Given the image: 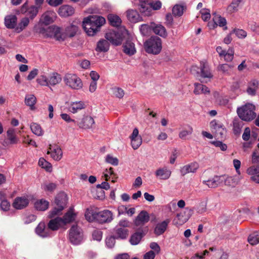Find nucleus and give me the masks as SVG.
<instances>
[{"label": "nucleus", "mask_w": 259, "mask_h": 259, "mask_svg": "<svg viewBox=\"0 0 259 259\" xmlns=\"http://www.w3.org/2000/svg\"><path fill=\"white\" fill-rule=\"evenodd\" d=\"M139 10L140 12L145 16H150L151 14V9L149 3H147L139 4Z\"/></svg>", "instance_id": "obj_41"}, {"label": "nucleus", "mask_w": 259, "mask_h": 259, "mask_svg": "<svg viewBox=\"0 0 259 259\" xmlns=\"http://www.w3.org/2000/svg\"><path fill=\"white\" fill-rule=\"evenodd\" d=\"M37 82L41 85L43 86H49L48 78L44 76H40L37 79Z\"/></svg>", "instance_id": "obj_57"}, {"label": "nucleus", "mask_w": 259, "mask_h": 259, "mask_svg": "<svg viewBox=\"0 0 259 259\" xmlns=\"http://www.w3.org/2000/svg\"><path fill=\"white\" fill-rule=\"evenodd\" d=\"M114 231L116 239H125L128 235V230L126 228L116 227Z\"/></svg>", "instance_id": "obj_28"}, {"label": "nucleus", "mask_w": 259, "mask_h": 259, "mask_svg": "<svg viewBox=\"0 0 259 259\" xmlns=\"http://www.w3.org/2000/svg\"><path fill=\"white\" fill-rule=\"evenodd\" d=\"M234 67L233 64H221L218 66L217 70L224 75H229Z\"/></svg>", "instance_id": "obj_31"}, {"label": "nucleus", "mask_w": 259, "mask_h": 259, "mask_svg": "<svg viewBox=\"0 0 259 259\" xmlns=\"http://www.w3.org/2000/svg\"><path fill=\"white\" fill-rule=\"evenodd\" d=\"M201 18L204 21H207L210 18V11L208 9H203L200 11Z\"/></svg>", "instance_id": "obj_64"}, {"label": "nucleus", "mask_w": 259, "mask_h": 259, "mask_svg": "<svg viewBox=\"0 0 259 259\" xmlns=\"http://www.w3.org/2000/svg\"><path fill=\"white\" fill-rule=\"evenodd\" d=\"M47 154H51V157L56 161H59L62 157L63 152L61 148L58 146L52 147L50 146Z\"/></svg>", "instance_id": "obj_16"}, {"label": "nucleus", "mask_w": 259, "mask_h": 259, "mask_svg": "<svg viewBox=\"0 0 259 259\" xmlns=\"http://www.w3.org/2000/svg\"><path fill=\"white\" fill-rule=\"evenodd\" d=\"M17 18L14 15L7 16L5 19V24L8 28H15L17 24Z\"/></svg>", "instance_id": "obj_30"}, {"label": "nucleus", "mask_w": 259, "mask_h": 259, "mask_svg": "<svg viewBox=\"0 0 259 259\" xmlns=\"http://www.w3.org/2000/svg\"><path fill=\"white\" fill-rule=\"evenodd\" d=\"M67 202V195L64 192L59 193L56 196L54 201L56 206L49 212L48 217L53 218L57 215L61 214L62 210L66 207Z\"/></svg>", "instance_id": "obj_3"}, {"label": "nucleus", "mask_w": 259, "mask_h": 259, "mask_svg": "<svg viewBox=\"0 0 259 259\" xmlns=\"http://www.w3.org/2000/svg\"><path fill=\"white\" fill-rule=\"evenodd\" d=\"M7 135L10 144H16L18 143L19 139L16 136L15 131L14 129H9L7 131Z\"/></svg>", "instance_id": "obj_37"}, {"label": "nucleus", "mask_w": 259, "mask_h": 259, "mask_svg": "<svg viewBox=\"0 0 259 259\" xmlns=\"http://www.w3.org/2000/svg\"><path fill=\"white\" fill-rule=\"evenodd\" d=\"M199 80L201 82L207 83L212 78L213 75L211 72L208 65L206 64H201V72Z\"/></svg>", "instance_id": "obj_10"}, {"label": "nucleus", "mask_w": 259, "mask_h": 259, "mask_svg": "<svg viewBox=\"0 0 259 259\" xmlns=\"http://www.w3.org/2000/svg\"><path fill=\"white\" fill-rule=\"evenodd\" d=\"M56 18V14L53 11H47L41 16L40 22L45 25H48L54 22Z\"/></svg>", "instance_id": "obj_12"}, {"label": "nucleus", "mask_w": 259, "mask_h": 259, "mask_svg": "<svg viewBox=\"0 0 259 259\" xmlns=\"http://www.w3.org/2000/svg\"><path fill=\"white\" fill-rule=\"evenodd\" d=\"M112 90L113 94L118 98H122L124 95L123 90L121 88H114Z\"/></svg>", "instance_id": "obj_63"}, {"label": "nucleus", "mask_w": 259, "mask_h": 259, "mask_svg": "<svg viewBox=\"0 0 259 259\" xmlns=\"http://www.w3.org/2000/svg\"><path fill=\"white\" fill-rule=\"evenodd\" d=\"M105 161L115 166H116L118 164V159L116 157H113L110 154H108L106 156Z\"/></svg>", "instance_id": "obj_55"}, {"label": "nucleus", "mask_w": 259, "mask_h": 259, "mask_svg": "<svg viewBox=\"0 0 259 259\" xmlns=\"http://www.w3.org/2000/svg\"><path fill=\"white\" fill-rule=\"evenodd\" d=\"M233 133L235 135H239L241 133V128L243 125L242 120L238 118H235L233 122Z\"/></svg>", "instance_id": "obj_36"}, {"label": "nucleus", "mask_w": 259, "mask_h": 259, "mask_svg": "<svg viewBox=\"0 0 259 259\" xmlns=\"http://www.w3.org/2000/svg\"><path fill=\"white\" fill-rule=\"evenodd\" d=\"M36 102V98L33 95H27L25 98V104L29 106L31 110H34V105Z\"/></svg>", "instance_id": "obj_39"}, {"label": "nucleus", "mask_w": 259, "mask_h": 259, "mask_svg": "<svg viewBox=\"0 0 259 259\" xmlns=\"http://www.w3.org/2000/svg\"><path fill=\"white\" fill-rule=\"evenodd\" d=\"M254 110V106L252 104L248 103L238 107L237 113L240 119L249 121L253 120L256 116Z\"/></svg>", "instance_id": "obj_5"}, {"label": "nucleus", "mask_w": 259, "mask_h": 259, "mask_svg": "<svg viewBox=\"0 0 259 259\" xmlns=\"http://www.w3.org/2000/svg\"><path fill=\"white\" fill-rule=\"evenodd\" d=\"M234 50L232 48L229 49L224 56L225 60L227 62L231 61L234 57Z\"/></svg>", "instance_id": "obj_56"}, {"label": "nucleus", "mask_w": 259, "mask_h": 259, "mask_svg": "<svg viewBox=\"0 0 259 259\" xmlns=\"http://www.w3.org/2000/svg\"><path fill=\"white\" fill-rule=\"evenodd\" d=\"M30 20L27 17L23 18L18 24V27H16V30L18 32H20L24 29L29 24Z\"/></svg>", "instance_id": "obj_46"}, {"label": "nucleus", "mask_w": 259, "mask_h": 259, "mask_svg": "<svg viewBox=\"0 0 259 259\" xmlns=\"http://www.w3.org/2000/svg\"><path fill=\"white\" fill-rule=\"evenodd\" d=\"M233 32L239 38H244L247 35V33L243 29H235Z\"/></svg>", "instance_id": "obj_60"}, {"label": "nucleus", "mask_w": 259, "mask_h": 259, "mask_svg": "<svg viewBox=\"0 0 259 259\" xmlns=\"http://www.w3.org/2000/svg\"><path fill=\"white\" fill-rule=\"evenodd\" d=\"M214 97L216 99V102L221 106H225L229 102V100L227 98L220 97L218 92L214 93Z\"/></svg>", "instance_id": "obj_50"}, {"label": "nucleus", "mask_w": 259, "mask_h": 259, "mask_svg": "<svg viewBox=\"0 0 259 259\" xmlns=\"http://www.w3.org/2000/svg\"><path fill=\"white\" fill-rule=\"evenodd\" d=\"M123 47V52L130 56L134 55L136 52L134 43L129 38L126 39Z\"/></svg>", "instance_id": "obj_24"}, {"label": "nucleus", "mask_w": 259, "mask_h": 259, "mask_svg": "<svg viewBox=\"0 0 259 259\" xmlns=\"http://www.w3.org/2000/svg\"><path fill=\"white\" fill-rule=\"evenodd\" d=\"M62 225H63L62 218L56 217L49 221L48 227L51 231H56L59 229Z\"/></svg>", "instance_id": "obj_26"}, {"label": "nucleus", "mask_w": 259, "mask_h": 259, "mask_svg": "<svg viewBox=\"0 0 259 259\" xmlns=\"http://www.w3.org/2000/svg\"><path fill=\"white\" fill-rule=\"evenodd\" d=\"M21 12L25 14L26 17H28L29 20H33L38 14V7L35 6L28 7L27 4L26 3L22 6Z\"/></svg>", "instance_id": "obj_11"}, {"label": "nucleus", "mask_w": 259, "mask_h": 259, "mask_svg": "<svg viewBox=\"0 0 259 259\" xmlns=\"http://www.w3.org/2000/svg\"><path fill=\"white\" fill-rule=\"evenodd\" d=\"M65 84L74 90H79L82 87L81 79L74 74H67L64 77Z\"/></svg>", "instance_id": "obj_6"}, {"label": "nucleus", "mask_w": 259, "mask_h": 259, "mask_svg": "<svg viewBox=\"0 0 259 259\" xmlns=\"http://www.w3.org/2000/svg\"><path fill=\"white\" fill-rule=\"evenodd\" d=\"M149 221V215L146 211L142 210L137 217L135 220V225L136 226L140 225L147 223Z\"/></svg>", "instance_id": "obj_27"}, {"label": "nucleus", "mask_w": 259, "mask_h": 259, "mask_svg": "<svg viewBox=\"0 0 259 259\" xmlns=\"http://www.w3.org/2000/svg\"><path fill=\"white\" fill-rule=\"evenodd\" d=\"M223 179L224 178L223 176H215L210 180L203 181V183L209 188H215L218 187V185L223 183Z\"/></svg>", "instance_id": "obj_20"}, {"label": "nucleus", "mask_w": 259, "mask_h": 259, "mask_svg": "<svg viewBox=\"0 0 259 259\" xmlns=\"http://www.w3.org/2000/svg\"><path fill=\"white\" fill-rule=\"evenodd\" d=\"M151 28L153 32L156 35L163 38H165L167 35L165 28L161 24L152 23L151 24Z\"/></svg>", "instance_id": "obj_19"}, {"label": "nucleus", "mask_w": 259, "mask_h": 259, "mask_svg": "<svg viewBox=\"0 0 259 259\" xmlns=\"http://www.w3.org/2000/svg\"><path fill=\"white\" fill-rule=\"evenodd\" d=\"M75 213L73 212V208H70L62 218V223L63 225H66L73 222L75 220Z\"/></svg>", "instance_id": "obj_32"}, {"label": "nucleus", "mask_w": 259, "mask_h": 259, "mask_svg": "<svg viewBox=\"0 0 259 259\" xmlns=\"http://www.w3.org/2000/svg\"><path fill=\"white\" fill-rule=\"evenodd\" d=\"M50 31L53 34V36L58 40H64L65 38V34H62L60 28L57 26H52L49 28Z\"/></svg>", "instance_id": "obj_33"}, {"label": "nucleus", "mask_w": 259, "mask_h": 259, "mask_svg": "<svg viewBox=\"0 0 259 259\" xmlns=\"http://www.w3.org/2000/svg\"><path fill=\"white\" fill-rule=\"evenodd\" d=\"M49 206V202L43 199L36 201L34 203V207L36 209L39 211L47 210Z\"/></svg>", "instance_id": "obj_34"}, {"label": "nucleus", "mask_w": 259, "mask_h": 259, "mask_svg": "<svg viewBox=\"0 0 259 259\" xmlns=\"http://www.w3.org/2000/svg\"><path fill=\"white\" fill-rule=\"evenodd\" d=\"M171 174V171L167 167L160 168L155 171L156 176L160 180H166L168 179Z\"/></svg>", "instance_id": "obj_22"}, {"label": "nucleus", "mask_w": 259, "mask_h": 259, "mask_svg": "<svg viewBox=\"0 0 259 259\" xmlns=\"http://www.w3.org/2000/svg\"><path fill=\"white\" fill-rule=\"evenodd\" d=\"M105 21V18L102 16L90 15L84 18L82 25L88 35L93 36L99 31Z\"/></svg>", "instance_id": "obj_1"}, {"label": "nucleus", "mask_w": 259, "mask_h": 259, "mask_svg": "<svg viewBox=\"0 0 259 259\" xmlns=\"http://www.w3.org/2000/svg\"><path fill=\"white\" fill-rule=\"evenodd\" d=\"M185 9L186 7L184 6L176 5L172 8V14L176 16H181L183 15Z\"/></svg>", "instance_id": "obj_47"}, {"label": "nucleus", "mask_w": 259, "mask_h": 259, "mask_svg": "<svg viewBox=\"0 0 259 259\" xmlns=\"http://www.w3.org/2000/svg\"><path fill=\"white\" fill-rule=\"evenodd\" d=\"M195 89L194 93L195 95H199L201 94H209L210 91L209 89L205 85L201 84L199 83H195L194 84Z\"/></svg>", "instance_id": "obj_35"}, {"label": "nucleus", "mask_w": 259, "mask_h": 259, "mask_svg": "<svg viewBox=\"0 0 259 259\" xmlns=\"http://www.w3.org/2000/svg\"><path fill=\"white\" fill-rule=\"evenodd\" d=\"M144 47L147 53L157 55L162 49L161 39L157 36H152L145 41Z\"/></svg>", "instance_id": "obj_4"}, {"label": "nucleus", "mask_w": 259, "mask_h": 259, "mask_svg": "<svg viewBox=\"0 0 259 259\" xmlns=\"http://www.w3.org/2000/svg\"><path fill=\"white\" fill-rule=\"evenodd\" d=\"M131 145L134 150L137 149L142 143V138L141 136L131 139Z\"/></svg>", "instance_id": "obj_49"}, {"label": "nucleus", "mask_w": 259, "mask_h": 259, "mask_svg": "<svg viewBox=\"0 0 259 259\" xmlns=\"http://www.w3.org/2000/svg\"><path fill=\"white\" fill-rule=\"evenodd\" d=\"M248 242L252 245H255L259 242V234L254 233L250 234L248 237Z\"/></svg>", "instance_id": "obj_51"}, {"label": "nucleus", "mask_w": 259, "mask_h": 259, "mask_svg": "<svg viewBox=\"0 0 259 259\" xmlns=\"http://www.w3.org/2000/svg\"><path fill=\"white\" fill-rule=\"evenodd\" d=\"M183 218L184 216L181 213L177 214V217L173 221V224L177 226L182 225L186 222L185 219H183Z\"/></svg>", "instance_id": "obj_54"}, {"label": "nucleus", "mask_w": 259, "mask_h": 259, "mask_svg": "<svg viewBox=\"0 0 259 259\" xmlns=\"http://www.w3.org/2000/svg\"><path fill=\"white\" fill-rule=\"evenodd\" d=\"M74 13V9L69 5H63L60 7L58 10L59 14L62 17L71 16Z\"/></svg>", "instance_id": "obj_25"}, {"label": "nucleus", "mask_w": 259, "mask_h": 259, "mask_svg": "<svg viewBox=\"0 0 259 259\" xmlns=\"http://www.w3.org/2000/svg\"><path fill=\"white\" fill-rule=\"evenodd\" d=\"M242 0H233L232 3L228 7V11L230 13H234L237 11L238 7Z\"/></svg>", "instance_id": "obj_52"}, {"label": "nucleus", "mask_w": 259, "mask_h": 259, "mask_svg": "<svg viewBox=\"0 0 259 259\" xmlns=\"http://www.w3.org/2000/svg\"><path fill=\"white\" fill-rule=\"evenodd\" d=\"M32 132L37 136H41L44 134L43 130L40 125L37 123L33 122L30 124Z\"/></svg>", "instance_id": "obj_45"}, {"label": "nucleus", "mask_w": 259, "mask_h": 259, "mask_svg": "<svg viewBox=\"0 0 259 259\" xmlns=\"http://www.w3.org/2000/svg\"><path fill=\"white\" fill-rule=\"evenodd\" d=\"M247 172L250 175H254L259 174V164L256 166H252L247 169Z\"/></svg>", "instance_id": "obj_58"}, {"label": "nucleus", "mask_w": 259, "mask_h": 259, "mask_svg": "<svg viewBox=\"0 0 259 259\" xmlns=\"http://www.w3.org/2000/svg\"><path fill=\"white\" fill-rule=\"evenodd\" d=\"M170 222V219H167L160 223H157L154 228V234L156 236H159L163 234L166 231Z\"/></svg>", "instance_id": "obj_17"}, {"label": "nucleus", "mask_w": 259, "mask_h": 259, "mask_svg": "<svg viewBox=\"0 0 259 259\" xmlns=\"http://www.w3.org/2000/svg\"><path fill=\"white\" fill-rule=\"evenodd\" d=\"M61 76L57 73H53L48 78L49 85H55L61 81Z\"/></svg>", "instance_id": "obj_44"}, {"label": "nucleus", "mask_w": 259, "mask_h": 259, "mask_svg": "<svg viewBox=\"0 0 259 259\" xmlns=\"http://www.w3.org/2000/svg\"><path fill=\"white\" fill-rule=\"evenodd\" d=\"M210 126L212 132L215 134V136L218 139H221L225 137L226 130L222 123L213 120L210 123Z\"/></svg>", "instance_id": "obj_9"}, {"label": "nucleus", "mask_w": 259, "mask_h": 259, "mask_svg": "<svg viewBox=\"0 0 259 259\" xmlns=\"http://www.w3.org/2000/svg\"><path fill=\"white\" fill-rule=\"evenodd\" d=\"M223 176L224 178L223 183H224L225 185L234 186L235 185V182L232 177H226L225 176Z\"/></svg>", "instance_id": "obj_59"}, {"label": "nucleus", "mask_w": 259, "mask_h": 259, "mask_svg": "<svg viewBox=\"0 0 259 259\" xmlns=\"http://www.w3.org/2000/svg\"><path fill=\"white\" fill-rule=\"evenodd\" d=\"M78 30V27L75 25H70L65 28V36L70 37H73Z\"/></svg>", "instance_id": "obj_43"}, {"label": "nucleus", "mask_w": 259, "mask_h": 259, "mask_svg": "<svg viewBox=\"0 0 259 259\" xmlns=\"http://www.w3.org/2000/svg\"><path fill=\"white\" fill-rule=\"evenodd\" d=\"M29 200L26 196L17 197L15 198L12 206L16 209H22L27 207Z\"/></svg>", "instance_id": "obj_15"}, {"label": "nucleus", "mask_w": 259, "mask_h": 259, "mask_svg": "<svg viewBox=\"0 0 259 259\" xmlns=\"http://www.w3.org/2000/svg\"><path fill=\"white\" fill-rule=\"evenodd\" d=\"M214 15L213 17V23H208V26L210 28H214L218 26L220 27L225 26L224 29H227L226 20L225 18L221 17L220 15H217L215 13H213Z\"/></svg>", "instance_id": "obj_13"}, {"label": "nucleus", "mask_w": 259, "mask_h": 259, "mask_svg": "<svg viewBox=\"0 0 259 259\" xmlns=\"http://www.w3.org/2000/svg\"><path fill=\"white\" fill-rule=\"evenodd\" d=\"M38 164L42 168L46 169L48 171H51L52 166L50 163L46 161L44 158H40L38 161Z\"/></svg>", "instance_id": "obj_48"}, {"label": "nucleus", "mask_w": 259, "mask_h": 259, "mask_svg": "<svg viewBox=\"0 0 259 259\" xmlns=\"http://www.w3.org/2000/svg\"><path fill=\"white\" fill-rule=\"evenodd\" d=\"M84 108L85 104L83 102L76 101L70 103L68 109L71 112L75 113Z\"/></svg>", "instance_id": "obj_29"}, {"label": "nucleus", "mask_w": 259, "mask_h": 259, "mask_svg": "<svg viewBox=\"0 0 259 259\" xmlns=\"http://www.w3.org/2000/svg\"><path fill=\"white\" fill-rule=\"evenodd\" d=\"M85 217L89 222L97 221L103 224L110 222L113 220V214L109 210L97 212L92 209L88 208L85 212Z\"/></svg>", "instance_id": "obj_2"}, {"label": "nucleus", "mask_w": 259, "mask_h": 259, "mask_svg": "<svg viewBox=\"0 0 259 259\" xmlns=\"http://www.w3.org/2000/svg\"><path fill=\"white\" fill-rule=\"evenodd\" d=\"M193 128L189 127L188 130H183L179 133V138L182 139H185L186 137L191 135L193 132Z\"/></svg>", "instance_id": "obj_62"}, {"label": "nucleus", "mask_w": 259, "mask_h": 259, "mask_svg": "<svg viewBox=\"0 0 259 259\" xmlns=\"http://www.w3.org/2000/svg\"><path fill=\"white\" fill-rule=\"evenodd\" d=\"M36 233L42 238L51 236V231L49 228H46L44 223H40L35 229Z\"/></svg>", "instance_id": "obj_18"}, {"label": "nucleus", "mask_w": 259, "mask_h": 259, "mask_svg": "<svg viewBox=\"0 0 259 259\" xmlns=\"http://www.w3.org/2000/svg\"><path fill=\"white\" fill-rule=\"evenodd\" d=\"M69 240L75 245L78 244L82 239V230L77 225H73L69 230Z\"/></svg>", "instance_id": "obj_8"}, {"label": "nucleus", "mask_w": 259, "mask_h": 259, "mask_svg": "<svg viewBox=\"0 0 259 259\" xmlns=\"http://www.w3.org/2000/svg\"><path fill=\"white\" fill-rule=\"evenodd\" d=\"M126 13L127 19L132 23H137L142 20V18L135 10H128Z\"/></svg>", "instance_id": "obj_21"}, {"label": "nucleus", "mask_w": 259, "mask_h": 259, "mask_svg": "<svg viewBox=\"0 0 259 259\" xmlns=\"http://www.w3.org/2000/svg\"><path fill=\"white\" fill-rule=\"evenodd\" d=\"M126 33V31H125L124 32L110 31L106 34L105 37L113 45L118 46L121 44L123 37H125L124 34Z\"/></svg>", "instance_id": "obj_7"}, {"label": "nucleus", "mask_w": 259, "mask_h": 259, "mask_svg": "<svg viewBox=\"0 0 259 259\" xmlns=\"http://www.w3.org/2000/svg\"><path fill=\"white\" fill-rule=\"evenodd\" d=\"M199 167V165L197 162H192L183 166L180 172L182 176H185L190 172H195Z\"/></svg>", "instance_id": "obj_23"}, {"label": "nucleus", "mask_w": 259, "mask_h": 259, "mask_svg": "<svg viewBox=\"0 0 259 259\" xmlns=\"http://www.w3.org/2000/svg\"><path fill=\"white\" fill-rule=\"evenodd\" d=\"M95 124L93 118L90 116L83 117L79 121L77 122V125L80 128L88 130L93 127Z\"/></svg>", "instance_id": "obj_14"}, {"label": "nucleus", "mask_w": 259, "mask_h": 259, "mask_svg": "<svg viewBox=\"0 0 259 259\" xmlns=\"http://www.w3.org/2000/svg\"><path fill=\"white\" fill-rule=\"evenodd\" d=\"M108 20L110 24L114 27H118L121 23V19L119 16L114 14H109L108 16Z\"/></svg>", "instance_id": "obj_40"}, {"label": "nucleus", "mask_w": 259, "mask_h": 259, "mask_svg": "<svg viewBox=\"0 0 259 259\" xmlns=\"http://www.w3.org/2000/svg\"><path fill=\"white\" fill-rule=\"evenodd\" d=\"M115 236H111L108 237L106 239V244L109 248H112L115 244Z\"/></svg>", "instance_id": "obj_61"}, {"label": "nucleus", "mask_w": 259, "mask_h": 259, "mask_svg": "<svg viewBox=\"0 0 259 259\" xmlns=\"http://www.w3.org/2000/svg\"><path fill=\"white\" fill-rule=\"evenodd\" d=\"M143 236L144 234L142 232H136L131 237L130 242L132 245H137L139 243Z\"/></svg>", "instance_id": "obj_42"}, {"label": "nucleus", "mask_w": 259, "mask_h": 259, "mask_svg": "<svg viewBox=\"0 0 259 259\" xmlns=\"http://www.w3.org/2000/svg\"><path fill=\"white\" fill-rule=\"evenodd\" d=\"M57 188V184L54 183H45L42 185V188L45 191L53 192Z\"/></svg>", "instance_id": "obj_53"}, {"label": "nucleus", "mask_w": 259, "mask_h": 259, "mask_svg": "<svg viewBox=\"0 0 259 259\" xmlns=\"http://www.w3.org/2000/svg\"><path fill=\"white\" fill-rule=\"evenodd\" d=\"M109 44L107 40L101 39L99 40L97 45L96 51L99 52H107L109 50Z\"/></svg>", "instance_id": "obj_38"}]
</instances>
